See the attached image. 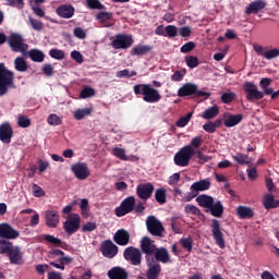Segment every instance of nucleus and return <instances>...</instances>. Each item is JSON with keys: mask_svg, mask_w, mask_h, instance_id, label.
<instances>
[{"mask_svg": "<svg viewBox=\"0 0 279 279\" xmlns=\"http://www.w3.org/2000/svg\"><path fill=\"white\" fill-rule=\"evenodd\" d=\"M259 86L263 92L258 90V86L252 82H245L243 84V90L246 95L247 101L254 104V101H258L265 97V95H271L272 88L271 78L265 77L259 81Z\"/></svg>", "mask_w": 279, "mask_h": 279, "instance_id": "nucleus-1", "label": "nucleus"}, {"mask_svg": "<svg viewBox=\"0 0 279 279\" xmlns=\"http://www.w3.org/2000/svg\"><path fill=\"white\" fill-rule=\"evenodd\" d=\"M135 95H142L143 101L146 104H158L162 96L160 92L151 86V84H137L133 87Z\"/></svg>", "mask_w": 279, "mask_h": 279, "instance_id": "nucleus-2", "label": "nucleus"}, {"mask_svg": "<svg viewBox=\"0 0 279 279\" xmlns=\"http://www.w3.org/2000/svg\"><path fill=\"white\" fill-rule=\"evenodd\" d=\"M7 43L13 53H22V56H27V49H29V45L25 43V39L21 34L12 33L7 38Z\"/></svg>", "mask_w": 279, "mask_h": 279, "instance_id": "nucleus-3", "label": "nucleus"}, {"mask_svg": "<svg viewBox=\"0 0 279 279\" xmlns=\"http://www.w3.org/2000/svg\"><path fill=\"white\" fill-rule=\"evenodd\" d=\"M14 86V72L7 70L5 64L0 63V97L8 95L9 88Z\"/></svg>", "mask_w": 279, "mask_h": 279, "instance_id": "nucleus-4", "label": "nucleus"}, {"mask_svg": "<svg viewBox=\"0 0 279 279\" xmlns=\"http://www.w3.org/2000/svg\"><path fill=\"white\" fill-rule=\"evenodd\" d=\"M193 156H195V148L184 146L174 155V165L177 167H189V162H191Z\"/></svg>", "mask_w": 279, "mask_h": 279, "instance_id": "nucleus-5", "label": "nucleus"}, {"mask_svg": "<svg viewBox=\"0 0 279 279\" xmlns=\"http://www.w3.org/2000/svg\"><path fill=\"white\" fill-rule=\"evenodd\" d=\"M123 258L126 263L133 265V267H138L143 263V252L138 247L128 246L123 251Z\"/></svg>", "mask_w": 279, "mask_h": 279, "instance_id": "nucleus-6", "label": "nucleus"}, {"mask_svg": "<svg viewBox=\"0 0 279 279\" xmlns=\"http://www.w3.org/2000/svg\"><path fill=\"white\" fill-rule=\"evenodd\" d=\"M208 189H210V181L207 179L194 182L191 185L190 192L185 196L184 202H191L195 199V197H197L202 191H208Z\"/></svg>", "mask_w": 279, "mask_h": 279, "instance_id": "nucleus-7", "label": "nucleus"}, {"mask_svg": "<svg viewBox=\"0 0 279 279\" xmlns=\"http://www.w3.org/2000/svg\"><path fill=\"white\" fill-rule=\"evenodd\" d=\"M142 254H145V260H154V253L158 250V246L154 243L149 236H143L140 242Z\"/></svg>", "mask_w": 279, "mask_h": 279, "instance_id": "nucleus-8", "label": "nucleus"}, {"mask_svg": "<svg viewBox=\"0 0 279 279\" xmlns=\"http://www.w3.org/2000/svg\"><path fill=\"white\" fill-rule=\"evenodd\" d=\"M134 206H136V197L129 196L121 202L120 206L114 209V213L118 217H125V215H130L134 210Z\"/></svg>", "mask_w": 279, "mask_h": 279, "instance_id": "nucleus-9", "label": "nucleus"}, {"mask_svg": "<svg viewBox=\"0 0 279 279\" xmlns=\"http://www.w3.org/2000/svg\"><path fill=\"white\" fill-rule=\"evenodd\" d=\"M134 45V38L132 35L117 34L116 38L111 41L113 49H130Z\"/></svg>", "mask_w": 279, "mask_h": 279, "instance_id": "nucleus-10", "label": "nucleus"}, {"mask_svg": "<svg viewBox=\"0 0 279 279\" xmlns=\"http://www.w3.org/2000/svg\"><path fill=\"white\" fill-rule=\"evenodd\" d=\"M146 228L153 236H162V232H165V227H162V222H160V220H158L154 216H149L147 218Z\"/></svg>", "mask_w": 279, "mask_h": 279, "instance_id": "nucleus-11", "label": "nucleus"}, {"mask_svg": "<svg viewBox=\"0 0 279 279\" xmlns=\"http://www.w3.org/2000/svg\"><path fill=\"white\" fill-rule=\"evenodd\" d=\"M211 234L214 241H216V245H218L220 250L226 248V240L223 239V232H221V225L217 219L211 220Z\"/></svg>", "mask_w": 279, "mask_h": 279, "instance_id": "nucleus-12", "label": "nucleus"}, {"mask_svg": "<svg viewBox=\"0 0 279 279\" xmlns=\"http://www.w3.org/2000/svg\"><path fill=\"white\" fill-rule=\"evenodd\" d=\"M21 233L16 231L10 223L2 222L0 223V239L5 241H14V239H19Z\"/></svg>", "mask_w": 279, "mask_h": 279, "instance_id": "nucleus-13", "label": "nucleus"}, {"mask_svg": "<svg viewBox=\"0 0 279 279\" xmlns=\"http://www.w3.org/2000/svg\"><path fill=\"white\" fill-rule=\"evenodd\" d=\"M99 250L105 258H114L119 254V246L112 243V240L102 241Z\"/></svg>", "mask_w": 279, "mask_h": 279, "instance_id": "nucleus-14", "label": "nucleus"}, {"mask_svg": "<svg viewBox=\"0 0 279 279\" xmlns=\"http://www.w3.org/2000/svg\"><path fill=\"white\" fill-rule=\"evenodd\" d=\"M80 215L77 214H71L65 222L63 223V230L66 232V234H75L77 230H80Z\"/></svg>", "mask_w": 279, "mask_h": 279, "instance_id": "nucleus-15", "label": "nucleus"}, {"mask_svg": "<svg viewBox=\"0 0 279 279\" xmlns=\"http://www.w3.org/2000/svg\"><path fill=\"white\" fill-rule=\"evenodd\" d=\"M136 195L143 202H147V199L151 198V195H154V184L149 182L138 184Z\"/></svg>", "mask_w": 279, "mask_h": 279, "instance_id": "nucleus-16", "label": "nucleus"}, {"mask_svg": "<svg viewBox=\"0 0 279 279\" xmlns=\"http://www.w3.org/2000/svg\"><path fill=\"white\" fill-rule=\"evenodd\" d=\"M38 241L39 243H49V245H53L54 247H61V250H69L66 242L51 234H41L38 236Z\"/></svg>", "mask_w": 279, "mask_h": 279, "instance_id": "nucleus-17", "label": "nucleus"}, {"mask_svg": "<svg viewBox=\"0 0 279 279\" xmlns=\"http://www.w3.org/2000/svg\"><path fill=\"white\" fill-rule=\"evenodd\" d=\"M147 270L146 278L147 279H160V275L162 274V266L160 264H155V259L146 260Z\"/></svg>", "mask_w": 279, "mask_h": 279, "instance_id": "nucleus-18", "label": "nucleus"}, {"mask_svg": "<svg viewBox=\"0 0 279 279\" xmlns=\"http://www.w3.org/2000/svg\"><path fill=\"white\" fill-rule=\"evenodd\" d=\"M71 171L74 173L77 180H86L90 175L88 165L86 162L74 163L71 166Z\"/></svg>", "mask_w": 279, "mask_h": 279, "instance_id": "nucleus-19", "label": "nucleus"}, {"mask_svg": "<svg viewBox=\"0 0 279 279\" xmlns=\"http://www.w3.org/2000/svg\"><path fill=\"white\" fill-rule=\"evenodd\" d=\"M12 136H14V130L10 123L4 122L0 125V141L4 145H10L12 143Z\"/></svg>", "mask_w": 279, "mask_h": 279, "instance_id": "nucleus-20", "label": "nucleus"}, {"mask_svg": "<svg viewBox=\"0 0 279 279\" xmlns=\"http://www.w3.org/2000/svg\"><path fill=\"white\" fill-rule=\"evenodd\" d=\"M153 258L155 264L162 263L163 265H167V263H171L169 251L166 247H157L153 254Z\"/></svg>", "mask_w": 279, "mask_h": 279, "instance_id": "nucleus-21", "label": "nucleus"}, {"mask_svg": "<svg viewBox=\"0 0 279 279\" xmlns=\"http://www.w3.org/2000/svg\"><path fill=\"white\" fill-rule=\"evenodd\" d=\"M113 241L117 245H121L122 247L130 245V232L125 229H119L113 234Z\"/></svg>", "mask_w": 279, "mask_h": 279, "instance_id": "nucleus-22", "label": "nucleus"}, {"mask_svg": "<svg viewBox=\"0 0 279 279\" xmlns=\"http://www.w3.org/2000/svg\"><path fill=\"white\" fill-rule=\"evenodd\" d=\"M11 265H23V252L20 246H13L7 254Z\"/></svg>", "mask_w": 279, "mask_h": 279, "instance_id": "nucleus-23", "label": "nucleus"}, {"mask_svg": "<svg viewBox=\"0 0 279 279\" xmlns=\"http://www.w3.org/2000/svg\"><path fill=\"white\" fill-rule=\"evenodd\" d=\"M45 219L48 228H58L60 223V214L58 210H46Z\"/></svg>", "mask_w": 279, "mask_h": 279, "instance_id": "nucleus-24", "label": "nucleus"}, {"mask_svg": "<svg viewBox=\"0 0 279 279\" xmlns=\"http://www.w3.org/2000/svg\"><path fill=\"white\" fill-rule=\"evenodd\" d=\"M107 276L109 279H128V270L121 266L112 267L108 270Z\"/></svg>", "mask_w": 279, "mask_h": 279, "instance_id": "nucleus-25", "label": "nucleus"}, {"mask_svg": "<svg viewBox=\"0 0 279 279\" xmlns=\"http://www.w3.org/2000/svg\"><path fill=\"white\" fill-rule=\"evenodd\" d=\"M197 93V85L185 83L178 89V97H191Z\"/></svg>", "mask_w": 279, "mask_h": 279, "instance_id": "nucleus-26", "label": "nucleus"}, {"mask_svg": "<svg viewBox=\"0 0 279 279\" xmlns=\"http://www.w3.org/2000/svg\"><path fill=\"white\" fill-rule=\"evenodd\" d=\"M56 12L61 19H73L75 14V8L71 4H62L57 8Z\"/></svg>", "mask_w": 279, "mask_h": 279, "instance_id": "nucleus-27", "label": "nucleus"}, {"mask_svg": "<svg viewBox=\"0 0 279 279\" xmlns=\"http://www.w3.org/2000/svg\"><path fill=\"white\" fill-rule=\"evenodd\" d=\"M225 117H227L223 121L225 128H234L235 125H239L243 121V114H231L226 113Z\"/></svg>", "mask_w": 279, "mask_h": 279, "instance_id": "nucleus-28", "label": "nucleus"}, {"mask_svg": "<svg viewBox=\"0 0 279 279\" xmlns=\"http://www.w3.org/2000/svg\"><path fill=\"white\" fill-rule=\"evenodd\" d=\"M265 5L266 3L263 0L253 1L246 7L245 14H256L260 10H265Z\"/></svg>", "mask_w": 279, "mask_h": 279, "instance_id": "nucleus-29", "label": "nucleus"}, {"mask_svg": "<svg viewBox=\"0 0 279 279\" xmlns=\"http://www.w3.org/2000/svg\"><path fill=\"white\" fill-rule=\"evenodd\" d=\"M196 202L201 208L209 209L215 204V198L207 194H202L196 197Z\"/></svg>", "mask_w": 279, "mask_h": 279, "instance_id": "nucleus-30", "label": "nucleus"}, {"mask_svg": "<svg viewBox=\"0 0 279 279\" xmlns=\"http://www.w3.org/2000/svg\"><path fill=\"white\" fill-rule=\"evenodd\" d=\"M236 215L239 219H252L254 217V209H252V207L240 205L236 207Z\"/></svg>", "mask_w": 279, "mask_h": 279, "instance_id": "nucleus-31", "label": "nucleus"}, {"mask_svg": "<svg viewBox=\"0 0 279 279\" xmlns=\"http://www.w3.org/2000/svg\"><path fill=\"white\" fill-rule=\"evenodd\" d=\"M205 213H210L213 217H222L223 204H221V201H217L216 203L211 204V206L208 209H206Z\"/></svg>", "mask_w": 279, "mask_h": 279, "instance_id": "nucleus-32", "label": "nucleus"}, {"mask_svg": "<svg viewBox=\"0 0 279 279\" xmlns=\"http://www.w3.org/2000/svg\"><path fill=\"white\" fill-rule=\"evenodd\" d=\"M112 19V13L100 11L96 14V21H99L102 27H110V24H108V21Z\"/></svg>", "mask_w": 279, "mask_h": 279, "instance_id": "nucleus-33", "label": "nucleus"}, {"mask_svg": "<svg viewBox=\"0 0 279 279\" xmlns=\"http://www.w3.org/2000/svg\"><path fill=\"white\" fill-rule=\"evenodd\" d=\"M264 207L266 210H270V208H279V199H275L274 194H266L264 197Z\"/></svg>", "mask_w": 279, "mask_h": 279, "instance_id": "nucleus-34", "label": "nucleus"}, {"mask_svg": "<svg viewBox=\"0 0 279 279\" xmlns=\"http://www.w3.org/2000/svg\"><path fill=\"white\" fill-rule=\"evenodd\" d=\"M14 69L15 71H19V73H25L27 69H29V65H27V60L23 57H16L14 59Z\"/></svg>", "mask_w": 279, "mask_h": 279, "instance_id": "nucleus-35", "label": "nucleus"}, {"mask_svg": "<svg viewBox=\"0 0 279 279\" xmlns=\"http://www.w3.org/2000/svg\"><path fill=\"white\" fill-rule=\"evenodd\" d=\"M151 49V46L137 45L131 50V56H147Z\"/></svg>", "mask_w": 279, "mask_h": 279, "instance_id": "nucleus-36", "label": "nucleus"}, {"mask_svg": "<svg viewBox=\"0 0 279 279\" xmlns=\"http://www.w3.org/2000/svg\"><path fill=\"white\" fill-rule=\"evenodd\" d=\"M28 58H31L33 62H45V52L38 49H31L28 51Z\"/></svg>", "mask_w": 279, "mask_h": 279, "instance_id": "nucleus-37", "label": "nucleus"}, {"mask_svg": "<svg viewBox=\"0 0 279 279\" xmlns=\"http://www.w3.org/2000/svg\"><path fill=\"white\" fill-rule=\"evenodd\" d=\"M219 114V107L217 105H214L213 107L206 109L202 117L206 119L207 121H210V119H215Z\"/></svg>", "mask_w": 279, "mask_h": 279, "instance_id": "nucleus-38", "label": "nucleus"}, {"mask_svg": "<svg viewBox=\"0 0 279 279\" xmlns=\"http://www.w3.org/2000/svg\"><path fill=\"white\" fill-rule=\"evenodd\" d=\"M155 199L157 204H167V190L165 187L155 191Z\"/></svg>", "mask_w": 279, "mask_h": 279, "instance_id": "nucleus-39", "label": "nucleus"}, {"mask_svg": "<svg viewBox=\"0 0 279 279\" xmlns=\"http://www.w3.org/2000/svg\"><path fill=\"white\" fill-rule=\"evenodd\" d=\"M14 247L10 240H0V254H7Z\"/></svg>", "mask_w": 279, "mask_h": 279, "instance_id": "nucleus-40", "label": "nucleus"}, {"mask_svg": "<svg viewBox=\"0 0 279 279\" xmlns=\"http://www.w3.org/2000/svg\"><path fill=\"white\" fill-rule=\"evenodd\" d=\"M232 158L238 165H250V157L243 153L232 155Z\"/></svg>", "mask_w": 279, "mask_h": 279, "instance_id": "nucleus-41", "label": "nucleus"}, {"mask_svg": "<svg viewBox=\"0 0 279 279\" xmlns=\"http://www.w3.org/2000/svg\"><path fill=\"white\" fill-rule=\"evenodd\" d=\"M28 23L35 32H43L45 29V24H43L41 21L36 20L32 16L28 17Z\"/></svg>", "mask_w": 279, "mask_h": 279, "instance_id": "nucleus-42", "label": "nucleus"}, {"mask_svg": "<svg viewBox=\"0 0 279 279\" xmlns=\"http://www.w3.org/2000/svg\"><path fill=\"white\" fill-rule=\"evenodd\" d=\"M112 154L113 156H116V158H119L120 160H124V161L132 160V158L125 155V149L123 148L114 147L112 149Z\"/></svg>", "mask_w": 279, "mask_h": 279, "instance_id": "nucleus-43", "label": "nucleus"}, {"mask_svg": "<svg viewBox=\"0 0 279 279\" xmlns=\"http://www.w3.org/2000/svg\"><path fill=\"white\" fill-rule=\"evenodd\" d=\"M90 112H93L92 108L78 109L74 112V119H76V121H82V119L88 117Z\"/></svg>", "mask_w": 279, "mask_h": 279, "instance_id": "nucleus-44", "label": "nucleus"}, {"mask_svg": "<svg viewBox=\"0 0 279 279\" xmlns=\"http://www.w3.org/2000/svg\"><path fill=\"white\" fill-rule=\"evenodd\" d=\"M49 56L53 60H64L65 53H64V50H60L58 48H52L49 50Z\"/></svg>", "mask_w": 279, "mask_h": 279, "instance_id": "nucleus-45", "label": "nucleus"}, {"mask_svg": "<svg viewBox=\"0 0 279 279\" xmlns=\"http://www.w3.org/2000/svg\"><path fill=\"white\" fill-rule=\"evenodd\" d=\"M87 8H89V10H106V5L99 0H87Z\"/></svg>", "mask_w": 279, "mask_h": 279, "instance_id": "nucleus-46", "label": "nucleus"}, {"mask_svg": "<svg viewBox=\"0 0 279 279\" xmlns=\"http://www.w3.org/2000/svg\"><path fill=\"white\" fill-rule=\"evenodd\" d=\"M180 244L182 245L183 250H186V252H193V239L192 238H182L180 240Z\"/></svg>", "mask_w": 279, "mask_h": 279, "instance_id": "nucleus-47", "label": "nucleus"}, {"mask_svg": "<svg viewBox=\"0 0 279 279\" xmlns=\"http://www.w3.org/2000/svg\"><path fill=\"white\" fill-rule=\"evenodd\" d=\"M96 92L93 87H85L81 90L80 97L81 99H88V97H95Z\"/></svg>", "mask_w": 279, "mask_h": 279, "instance_id": "nucleus-48", "label": "nucleus"}, {"mask_svg": "<svg viewBox=\"0 0 279 279\" xmlns=\"http://www.w3.org/2000/svg\"><path fill=\"white\" fill-rule=\"evenodd\" d=\"M47 123L49 125H62V118L56 113H51L47 119Z\"/></svg>", "mask_w": 279, "mask_h": 279, "instance_id": "nucleus-49", "label": "nucleus"}, {"mask_svg": "<svg viewBox=\"0 0 279 279\" xmlns=\"http://www.w3.org/2000/svg\"><path fill=\"white\" fill-rule=\"evenodd\" d=\"M184 213H186L187 215H196L197 217H199V215H202V210L198 209L197 206L191 205V204H189L184 207Z\"/></svg>", "mask_w": 279, "mask_h": 279, "instance_id": "nucleus-50", "label": "nucleus"}, {"mask_svg": "<svg viewBox=\"0 0 279 279\" xmlns=\"http://www.w3.org/2000/svg\"><path fill=\"white\" fill-rule=\"evenodd\" d=\"M192 117H193V112H189L185 117L180 118L177 121V128H186V125H189V121H191Z\"/></svg>", "mask_w": 279, "mask_h": 279, "instance_id": "nucleus-51", "label": "nucleus"}, {"mask_svg": "<svg viewBox=\"0 0 279 279\" xmlns=\"http://www.w3.org/2000/svg\"><path fill=\"white\" fill-rule=\"evenodd\" d=\"M185 62L190 69H197V66H199V59H197L195 56L187 57Z\"/></svg>", "mask_w": 279, "mask_h": 279, "instance_id": "nucleus-52", "label": "nucleus"}, {"mask_svg": "<svg viewBox=\"0 0 279 279\" xmlns=\"http://www.w3.org/2000/svg\"><path fill=\"white\" fill-rule=\"evenodd\" d=\"M17 125L19 128H29L32 125V120L26 116H19L17 118Z\"/></svg>", "mask_w": 279, "mask_h": 279, "instance_id": "nucleus-53", "label": "nucleus"}, {"mask_svg": "<svg viewBox=\"0 0 279 279\" xmlns=\"http://www.w3.org/2000/svg\"><path fill=\"white\" fill-rule=\"evenodd\" d=\"M165 29H166V36H168V38H175V36H178V26L168 25L165 27Z\"/></svg>", "mask_w": 279, "mask_h": 279, "instance_id": "nucleus-54", "label": "nucleus"}, {"mask_svg": "<svg viewBox=\"0 0 279 279\" xmlns=\"http://www.w3.org/2000/svg\"><path fill=\"white\" fill-rule=\"evenodd\" d=\"M236 94L234 93H223L221 95L222 104H232L233 99H235Z\"/></svg>", "mask_w": 279, "mask_h": 279, "instance_id": "nucleus-55", "label": "nucleus"}, {"mask_svg": "<svg viewBox=\"0 0 279 279\" xmlns=\"http://www.w3.org/2000/svg\"><path fill=\"white\" fill-rule=\"evenodd\" d=\"M117 77H128V78H130V77H134V76H136L137 75V73H136V71H131L130 72V70H122V71H118L117 72Z\"/></svg>", "mask_w": 279, "mask_h": 279, "instance_id": "nucleus-56", "label": "nucleus"}, {"mask_svg": "<svg viewBox=\"0 0 279 279\" xmlns=\"http://www.w3.org/2000/svg\"><path fill=\"white\" fill-rule=\"evenodd\" d=\"M196 45L194 41H187L181 47L180 51L181 53H190V51H193Z\"/></svg>", "mask_w": 279, "mask_h": 279, "instance_id": "nucleus-57", "label": "nucleus"}, {"mask_svg": "<svg viewBox=\"0 0 279 279\" xmlns=\"http://www.w3.org/2000/svg\"><path fill=\"white\" fill-rule=\"evenodd\" d=\"M70 56L74 62H77V64H82L84 62V56L77 50H73Z\"/></svg>", "mask_w": 279, "mask_h": 279, "instance_id": "nucleus-58", "label": "nucleus"}, {"mask_svg": "<svg viewBox=\"0 0 279 279\" xmlns=\"http://www.w3.org/2000/svg\"><path fill=\"white\" fill-rule=\"evenodd\" d=\"M202 143H204V140H202V136H195L191 140L190 147H194V149H199L202 147Z\"/></svg>", "mask_w": 279, "mask_h": 279, "instance_id": "nucleus-59", "label": "nucleus"}, {"mask_svg": "<svg viewBox=\"0 0 279 279\" xmlns=\"http://www.w3.org/2000/svg\"><path fill=\"white\" fill-rule=\"evenodd\" d=\"M278 57H279V49L277 48L268 50L264 53V58L266 60H274V58H278Z\"/></svg>", "mask_w": 279, "mask_h": 279, "instance_id": "nucleus-60", "label": "nucleus"}, {"mask_svg": "<svg viewBox=\"0 0 279 279\" xmlns=\"http://www.w3.org/2000/svg\"><path fill=\"white\" fill-rule=\"evenodd\" d=\"M33 195L34 197H45V190L40 187L38 184H33Z\"/></svg>", "mask_w": 279, "mask_h": 279, "instance_id": "nucleus-61", "label": "nucleus"}, {"mask_svg": "<svg viewBox=\"0 0 279 279\" xmlns=\"http://www.w3.org/2000/svg\"><path fill=\"white\" fill-rule=\"evenodd\" d=\"M73 34L75 38H78L80 40H84V38H86V31L82 27H75Z\"/></svg>", "mask_w": 279, "mask_h": 279, "instance_id": "nucleus-62", "label": "nucleus"}, {"mask_svg": "<svg viewBox=\"0 0 279 279\" xmlns=\"http://www.w3.org/2000/svg\"><path fill=\"white\" fill-rule=\"evenodd\" d=\"M41 71L44 75H47V77H51L53 75V65H51L50 63H46L41 68Z\"/></svg>", "mask_w": 279, "mask_h": 279, "instance_id": "nucleus-63", "label": "nucleus"}, {"mask_svg": "<svg viewBox=\"0 0 279 279\" xmlns=\"http://www.w3.org/2000/svg\"><path fill=\"white\" fill-rule=\"evenodd\" d=\"M97 230V223L95 222H87L82 227V232H94Z\"/></svg>", "mask_w": 279, "mask_h": 279, "instance_id": "nucleus-64", "label": "nucleus"}]
</instances>
